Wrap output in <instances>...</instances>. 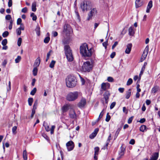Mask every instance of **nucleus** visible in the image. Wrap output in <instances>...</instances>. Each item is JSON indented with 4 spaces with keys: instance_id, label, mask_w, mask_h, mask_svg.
Here are the masks:
<instances>
[{
    "instance_id": "1",
    "label": "nucleus",
    "mask_w": 160,
    "mask_h": 160,
    "mask_svg": "<svg viewBox=\"0 0 160 160\" xmlns=\"http://www.w3.org/2000/svg\"><path fill=\"white\" fill-rule=\"evenodd\" d=\"M80 52L85 57H90L92 54V48H88V45L86 43L82 44L80 47Z\"/></svg>"
},
{
    "instance_id": "2",
    "label": "nucleus",
    "mask_w": 160,
    "mask_h": 160,
    "mask_svg": "<svg viewBox=\"0 0 160 160\" xmlns=\"http://www.w3.org/2000/svg\"><path fill=\"white\" fill-rule=\"evenodd\" d=\"M66 85L69 88H73L75 87L76 84V81L75 78L73 76L69 75L66 79Z\"/></svg>"
},
{
    "instance_id": "3",
    "label": "nucleus",
    "mask_w": 160,
    "mask_h": 160,
    "mask_svg": "<svg viewBox=\"0 0 160 160\" xmlns=\"http://www.w3.org/2000/svg\"><path fill=\"white\" fill-rule=\"evenodd\" d=\"M64 49L65 52L67 59L69 61H72L73 60V57L72 51L69 46L66 45L64 46Z\"/></svg>"
},
{
    "instance_id": "4",
    "label": "nucleus",
    "mask_w": 160,
    "mask_h": 160,
    "mask_svg": "<svg viewBox=\"0 0 160 160\" xmlns=\"http://www.w3.org/2000/svg\"><path fill=\"white\" fill-rule=\"evenodd\" d=\"M78 92L77 91L70 92L67 95L66 99L69 101H74L78 98Z\"/></svg>"
},
{
    "instance_id": "5",
    "label": "nucleus",
    "mask_w": 160,
    "mask_h": 160,
    "mask_svg": "<svg viewBox=\"0 0 160 160\" xmlns=\"http://www.w3.org/2000/svg\"><path fill=\"white\" fill-rule=\"evenodd\" d=\"M80 7L83 12L87 11L91 9V3L88 1H84L81 3Z\"/></svg>"
},
{
    "instance_id": "6",
    "label": "nucleus",
    "mask_w": 160,
    "mask_h": 160,
    "mask_svg": "<svg viewBox=\"0 0 160 160\" xmlns=\"http://www.w3.org/2000/svg\"><path fill=\"white\" fill-rule=\"evenodd\" d=\"M92 65L90 62H84L82 66V70L84 72H89L92 69Z\"/></svg>"
},
{
    "instance_id": "7",
    "label": "nucleus",
    "mask_w": 160,
    "mask_h": 160,
    "mask_svg": "<svg viewBox=\"0 0 160 160\" xmlns=\"http://www.w3.org/2000/svg\"><path fill=\"white\" fill-rule=\"evenodd\" d=\"M63 31L66 36H69L72 33V30L69 25L66 24L64 26Z\"/></svg>"
},
{
    "instance_id": "8",
    "label": "nucleus",
    "mask_w": 160,
    "mask_h": 160,
    "mask_svg": "<svg viewBox=\"0 0 160 160\" xmlns=\"http://www.w3.org/2000/svg\"><path fill=\"white\" fill-rule=\"evenodd\" d=\"M74 105L70 104H67L64 105L62 108V110L63 112H67L68 110L73 109Z\"/></svg>"
},
{
    "instance_id": "9",
    "label": "nucleus",
    "mask_w": 160,
    "mask_h": 160,
    "mask_svg": "<svg viewBox=\"0 0 160 160\" xmlns=\"http://www.w3.org/2000/svg\"><path fill=\"white\" fill-rule=\"evenodd\" d=\"M97 10L96 8H93L91 9L88 14V17L87 18V20L89 21L91 19L93 16L97 14Z\"/></svg>"
},
{
    "instance_id": "10",
    "label": "nucleus",
    "mask_w": 160,
    "mask_h": 160,
    "mask_svg": "<svg viewBox=\"0 0 160 160\" xmlns=\"http://www.w3.org/2000/svg\"><path fill=\"white\" fill-rule=\"evenodd\" d=\"M66 145L68 151L72 150L74 147V143L72 141H70L67 142Z\"/></svg>"
},
{
    "instance_id": "11",
    "label": "nucleus",
    "mask_w": 160,
    "mask_h": 160,
    "mask_svg": "<svg viewBox=\"0 0 160 160\" xmlns=\"http://www.w3.org/2000/svg\"><path fill=\"white\" fill-rule=\"evenodd\" d=\"M86 103V100L85 98H82L78 103V106L80 108H83Z\"/></svg>"
},
{
    "instance_id": "12",
    "label": "nucleus",
    "mask_w": 160,
    "mask_h": 160,
    "mask_svg": "<svg viewBox=\"0 0 160 160\" xmlns=\"http://www.w3.org/2000/svg\"><path fill=\"white\" fill-rule=\"evenodd\" d=\"M144 3V0H136L135 2V7L137 8L142 6Z\"/></svg>"
},
{
    "instance_id": "13",
    "label": "nucleus",
    "mask_w": 160,
    "mask_h": 160,
    "mask_svg": "<svg viewBox=\"0 0 160 160\" xmlns=\"http://www.w3.org/2000/svg\"><path fill=\"white\" fill-rule=\"evenodd\" d=\"M69 116L72 119H75L76 118V114L73 109H73L70 110Z\"/></svg>"
},
{
    "instance_id": "14",
    "label": "nucleus",
    "mask_w": 160,
    "mask_h": 160,
    "mask_svg": "<svg viewBox=\"0 0 160 160\" xmlns=\"http://www.w3.org/2000/svg\"><path fill=\"white\" fill-rule=\"evenodd\" d=\"M148 53V50L146 48L144 50L143 53L141 58L140 62H142L146 58Z\"/></svg>"
},
{
    "instance_id": "15",
    "label": "nucleus",
    "mask_w": 160,
    "mask_h": 160,
    "mask_svg": "<svg viewBox=\"0 0 160 160\" xmlns=\"http://www.w3.org/2000/svg\"><path fill=\"white\" fill-rule=\"evenodd\" d=\"M126 46L127 48L125 50V52L126 54H128L131 51L132 45L131 43H129Z\"/></svg>"
},
{
    "instance_id": "16",
    "label": "nucleus",
    "mask_w": 160,
    "mask_h": 160,
    "mask_svg": "<svg viewBox=\"0 0 160 160\" xmlns=\"http://www.w3.org/2000/svg\"><path fill=\"white\" fill-rule=\"evenodd\" d=\"M98 131V128H96L92 133L90 135L89 138L91 139H93L96 136Z\"/></svg>"
},
{
    "instance_id": "17",
    "label": "nucleus",
    "mask_w": 160,
    "mask_h": 160,
    "mask_svg": "<svg viewBox=\"0 0 160 160\" xmlns=\"http://www.w3.org/2000/svg\"><path fill=\"white\" fill-rule=\"evenodd\" d=\"M110 84L108 83H102L101 84V88L103 90H105L109 88Z\"/></svg>"
},
{
    "instance_id": "18",
    "label": "nucleus",
    "mask_w": 160,
    "mask_h": 160,
    "mask_svg": "<svg viewBox=\"0 0 160 160\" xmlns=\"http://www.w3.org/2000/svg\"><path fill=\"white\" fill-rule=\"evenodd\" d=\"M103 96L105 100V102L106 103H107L108 102V100L110 96V93L109 92L107 91H106L104 94Z\"/></svg>"
},
{
    "instance_id": "19",
    "label": "nucleus",
    "mask_w": 160,
    "mask_h": 160,
    "mask_svg": "<svg viewBox=\"0 0 160 160\" xmlns=\"http://www.w3.org/2000/svg\"><path fill=\"white\" fill-rule=\"evenodd\" d=\"M40 58L39 57H38L35 61L34 64V67H38L40 65Z\"/></svg>"
},
{
    "instance_id": "20",
    "label": "nucleus",
    "mask_w": 160,
    "mask_h": 160,
    "mask_svg": "<svg viewBox=\"0 0 160 160\" xmlns=\"http://www.w3.org/2000/svg\"><path fill=\"white\" fill-rule=\"evenodd\" d=\"M158 152H155L153 153L150 160H157L158 157Z\"/></svg>"
},
{
    "instance_id": "21",
    "label": "nucleus",
    "mask_w": 160,
    "mask_h": 160,
    "mask_svg": "<svg viewBox=\"0 0 160 160\" xmlns=\"http://www.w3.org/2000/svg\"><path fill=\"white\" fill-rule=\"evenodd\" d=\"M43 125L44 127L45 130L46 131L49 132L50 131V129L49 128V126L47 122H46L45 121H44L43 122Z\"/></svg>"
},
{
    "instance_id": "22",
    "label": "nucleus",
    "mask_w": 160,
    "mask_h": 160,
    "mask_svg": "<svg viewBox=\"0 0 160 160\" xmlns=\"http://www.w3.org/2000/svg\"><path fill=\"white\" fill-rule=\"evenodd\" d=\"M36 3L34 2L32 3V10L33 12H35L36 10Z\"/></svg>"
},
{
    "instance_id": "23",
    "label": "nucleus",
    "mask_w": 160,
    "mask_h": 160,
    "mask_svg": "<svg viewBox=\"0 0 160 160\" xmlns=\"http://www.w3.org/2000/svg\"><path fill=\"white\" fill-rule=\"evenodd\" d=\"M23 158L24 160H27L28 158V155L26 150L23 151Z\"/></svg>"
},
{
    "instance_id": "24",
    "label": "nucleus",
    "mask_w": 160,
    "mask_h": 160,
    "mask_svg": "<svg viewBox=\"0 0 160 160\" xmlns=\"http://www.w3.org/2000/svg\"><path fill=\"white\" fill-rule=\"evenodd\" d=\"M147 62H145L144 63L143 65L142 66V67L141 69V72L140 73V74H139L140 76L142 74L143 72H144V71L145 69V67H146V65H147Z\"/></svg>"
},
{
    "instance_id": "25",
    "label": "nucleus",
    "mask_w": 160,
    "mask_h": 160,
    "mask_svg": "<svg viewBox=\"0 0 160 160\" xmlns=\"http://www.w3.org/2000/svg\"><path fill=\"white\" fill-rule=\"evenodd\" d=\"M131 92V89H129L126 92V99H128L130 96Z\"/></svg>"
},
{
    "instance_id": "26",
    "label": "nucleus",
    "mask_w": 160,
    "mask_h": 160,
    "mask_svg": "<svg viewBox=\"0 0 160 160\" xmlns=\"http://www.w3.org/2000/svg\"><path fill=\"white\" fill-rule=\"evenodd\" d=\"M125 149L121 147V151L119 153V156L122 157L123 156L124 154V151Z\"/></svg>"
},
{
    "instance_id": "27",
    "label": "nucleus",
    "mask_w": 160,
    "mask_h": 160,
    "mask_svg": "<svg viewBox=\"0 0 160 160\" xmlns=\"http://www.w3.org/2000/svg\"><path fill=\"white\" fill-rule=\"evenodd\" d=\"M129 33L130 35H132L134 34V31L133 28L132 27H130L129 28Z\"/></svg>"
},
{
    "instance_id": "28",
    "label": "nucleus",
    "mask_w": 160,
    "mask_h": 160,
    "mask_svg": "<svg viewBox=\"0 0 160 160\" xmlns=\"http://www.w3.org/2000/svg\"><path fill=\"white\" fill-rule=\"evenodd\" d=\"M146 126L145 125H142L140 128V131L142 132H144L146 129Z\"/></svg>"
},
{
    "instance_id": "29",
    "label": "nucleus",
    "mask_w": 160,
    "mask_h": 160,
    "mask_svg": "<svg viewBox=\"0 0 160 160\" xmlns=\"http://www.w3.org/2000/svg\"><path fill=\"white\" fill-rule=\"evenodd\" d=\"M158 87L157 86L154 87L152 89L151 91L153 93H156L158 91Z\"/></svg>"
},
{
    "instance_id": "30",
    "label": "nucleus",
    "mask_w": 160,
    "mask_h": 160,
    "mask_svg": "<svg viewBox=\"0 0 160 160\" xmlns=\"http://www.w3.org/2000/svg\"><path fill=\"white\" fill-rule=\"evenodd\" d=\"M32 72L33 75L34 76H36L38 72V69L37 67H34Z\"/></svg>"
},
{
    "instance_id": "31",
    "label": "nucleus",
    "mask_w": 160,
    "mask_h": 160,
    "mask_svg": "<svg viewBox=\"0 0 160 160\" xmlns=\"http://www.w3.org/2000/svg\"><path fill=\"white\" fill-rule=\"evenodd\" d=\"M30 16L31 17H32V20L33 21H35L37 20V17L34 13H31L30 15Z\"/></svg>"
},
{
    "instance_id": "32",
    "label": "nucleus",
    "mask_w": 160,
    "mask_h": 160,
    "mask_svg": "<svg viewBox=\"0 0 160 160\" xmlns=\"http://www.w3.org/2000/svg\"><path fill=\"white\" fill-rule=\"evenodd\" d=\"M94 154L95 155H98V153L99 150V148L98 147H97L94 148Z\"/></svg>"
},
{
    "instance_id": "33",
    "label": "nucleus",
    "mask_w": 160,
    "mask_h": 160,
    "mask_svg": "<svg viewBox=\"0 0 160 160\" xmlns=\"http://www.w3.org/2000/svg\"><path fill=\"white\" fill-rule=\"evenodd\" d=\"M55 63L56 61H55L52 60L49 65V67L51 68H53L54 67Z\"/></svg>"
},
{
    "instance_id": "34",
    "label": "nucleus",
    "mask_w": 160,
    "mask_h": 160,
    "mask_svg": "<svg viewBox=\"0 0 160 160\" xmlns=\"http://www.w3.org/2000/svg\"><path fill=\"white\" fill-rule=\"evenodd\" d=\"M33 101V99L32 98H30L28 99V104L29 106H31L32 105V103Z\"/></svg>"
},
{
    "instance_id": "35",
    "label": "nucleus",
    "mask_w": 160,
    "mask_h": 160,
    "mask_svg": "<svg viewBox=\"0 0 160 160\" xmlns=\"http://www.w3.org/2000/svg\"><path fill=\"white\" fill-rule=\"evenodd\" d=\"M17 127L16 126H14L12 127V131L13 134H15L17 133L16 130Z\"/></svg>"
},
{
    "instance_id": "36",
    "label": "nucleus",
    "mask_w": 160,
    "mask_h": 160,
    "mask_svg": "<svg viewBox=\"0 0 160 160\" xmlns=\"http://www.w3.org/2000/svg\"><path fill=\"white\" fill-rule=\"evenodd\" d=\"M132 78H129L127 82V85L128 86L130 85L132 83Z\"/></svg>"
},
{
    "instance_id": "37",
    "label": "nucleus",
    "mask_w": 160,
    "mask_h": 160,
    "mask_svg": "<svg viewBox=\"0 0 160 160\" xmlns=\"http://www.w3.org/2000/svg\"><path fill=\"white\" fill-rule=\"evenodd\" d=\"M10 23L8 26V28L10 30H11L12 28L13 20H10L9 21Z\"/></svg>"
},
{
    "instance_id": "38",
    "label": "nucleus",
    "mask_w": 160,
    "mask_h": 160,
    "mask_svg": "<svg viewBox=\"0 0 160 160\" xmlns=\"http://www.w3.org/2000/svg\"><path fill=\"white\" fill-rule=\"evenodd\" d=\"M9 35V32L8 31H6L4 32L2 34V36L4 38L7 37Z\"/></svg>"
},
{
    "instance_id": "39",
    "label": "nucleus",
    "mask_w": 160,
    "mask_h": 160,
    "mask_svg": "<svg viewBox=\"0 0 160 160\" xmlns=\"http://www.w3.org/2000/svg\"><path fill=\"white\" fill-rule=\"evenodd\" d=\"M21 57L19 56H18L17 57V58L15 59V62L16 63H18L21 60Z\"/></svg>"
},
{
    "instance_id": "40",
    "label": "nucleus",
    "mask_w": 160,
    "mask_h": 160,
    "mask_svg": "<svg viewBox=\"0 0 160 160\" xmlns=\"http://www.w3.org/2000/svg\"><path fill=\"white\" fill-rule=\"evenodd\" d=\"M37 91V88H34L30 92V94L32 95H34Z\"/></svg>"
},
{
    "instance_id": "41",
    "label": "nucleus",
    "mask_w": 160,
    "mask_h": 160,
    "mask_svg": "<svg viewBox=\"0 0 160 160\" xmlns=\"http://www.w3.org/2000/svg\"><path fill=\"white\" fill-rule=\"evenodd\" d=\"M52 52V50H50L49 52L47 53V58L46 60V61L47 62L48 61V60L49 57L50 55V53L51 52Z\"/></svg>"
},
{
    "instance_id": "42",
    "label": "nucleus",
    "mask_w": 160,
    "mask_h": 160,
    "mask_svg": "<svg viewBox=\"0 0 160 160\" xmlns=\"http://www.w3.org/2000/svg\"><path fill=\"white\" fill-rule=\"evenodd\" d=\"M50 40V38L49 37H46L44 40V43H48Z\"/></svg>"
},
{
    "instance_id": "43",
    "label": "nucleus",
    "mask_w": 160,
    "mask_h": 160,
    "mask_svg": "<svg viewBox=\"0 0 160 160\" xmlns=\"http://www.w3.org/2000/svg\"><path fill=\"white\" fill-rule=\"evenodd\" d=\"M22 39L21 38H18V42H17V44L18 45V46H20L21 45V44L22 43Z\"/></svg>"
},
{
    "instance_id": "44",
    "label": "nucleus",
    "mask_w": 160,
    "mask_h": 160,
    "mask_svg": "<svg viewBox=\"0 0 160 160\" xmlns=\"http://www.w3.org/2000/svg\"><path fill=\"white\" fill-rule=\"evenodd\" d=\"M110 116L109 115V113H108L106 115V117L105 119L106 121L108 122L110 120Z\"/></svg>"
},
{
    "instance_id": "45",
    "label": "nucleus",
    "mask_w": 160,
    "mask_h": 160,
    "mask_svg": "<svg viewBox=\"0 0 160 160\" xmlns=\"http://www.w3.org/2000/svg\"><path fill=\"white\" fill-rule=\"evenodd\" d=\"M7 43V40L6 39L3 40L2 42V44L3 46H5Z\"/></svg>"
},
{
    "instance_id": "46",
    "label": "nucleus",
    "mask_w": 160,
    "mask_h": 160,
    "mask_svg": "<svg viewBox=\"0 0 160 160\" xmlns=\"http://www.w3.org/2000/svg\"><path fill=\"white\" fill-rule=\"evenodd\" d=\"M55 127L54 125L52 126L51 129H50V133L51 134L53 133L54 129L55 128Z\"/></svg>"
},
{
    "instance_id": "47",
    "label": "nucleus",
    "mask_w": 160,
    "mask_h": 160,
    "mask_svg": "<svg viewBox=\"0 0 160 160\" xmlns=\"http://www.w3.org/2000/svg\"><path fill=\"white\" fill-rule=\"evenodd\" d=\"M147 6L151 8L152 6V1H150L148 5Z\"/></svg>"
},
{
    "instance_id": "48",
    "label": "nucleus",
    "mask_w": 160,
    "mask_h": 160,
    "mask_svg": "<svg viewBox=\"0 0 160 160\" xmlns=\"http://www.w3.org/2000/svg\"><path fill=\"white\" fill-rule=\"evenodd\" d=\"M147 6L151 8L152 6V1H150L148 5Z\"/></svg>"
},
{
    "instance_id": "49",
    "label": "nucleus",
    "mask_w": 160,
    "mask_h": 160,
    "mask_svg": "<svg viewBox=\"0 0 160 160\" xmlns=\"http://www.w3.org/2000/svg\"><path fill=\"white\" fill-rule=\"evenodd\" d=\"M107 80L109 82H112L113 81V79L112 77H109L108 78Z\"/></svg>"
},
{
    "instance_id": "50",
    "label": "nucleus",
    "mask_w": 160,
    "mask_h": 160,
    "mask_svg": "<svg viewBox=\"0 0 160 160\" xmlns=\"http://www.w3.org/2000/svg\"><path fill=\"white\" fill-rule=\"evenodd\" d=\"M5 19L7 20H12L11 19V16L10 15H8L6 16H5Z\"/></svg>"
},
{
    "instance_id": "51",
    "label": "nucleus",
    "mask_w": 160,
    "mask_h": 160,
    "mask_svg": "<svg viewBox=\"0 0 160 160\" xmlns=\"http://www.w3.org/2000/svg\"><path fill=\"white\" fill-rule=\"evenodd\" d=\"M133 117L132 116V117H130L128 119V123L130 124L132 122V120H133Z\"/></svg>"
},
{
    "instance_id": "52",
    "label": "nucleus",
    "mask_w": 160,
    "mask_h": 160,
    "mask_svg": "<svg viewBox=\"0 0 160 160\" xmlns=\"http://www.w3.org/2000/svg\"><path fill=\"white\" fill-rule=\"evenodd\" d=\"M116 105V102H112L110 106V109H112Z\"/></svg>"
},
{
    "instance_id": "53",
    "label": "nucleus",
    "mask_w": 160,
    "mask_h": 160,
    "mask_svg": "<svg viewBox=\"0 0 160 160\" xmlns=\"http://www.w3.org/2000/svg\"><path fill=\"white\" fill-rule=\"evenodd\" d=\"M39 28H37L36 29V31L37 34L38 36H39L40 34V31L39 30Z\"/></svg>"
},
{
    "instance_id": "54",
    "label": "nucleus",
    "mask_w": 160,
    "mask_h": 160,
    "mask_svg": "<svg viewBox=\"0 0 160 160\" xmlns=\"http://www.w3.org/2000/svg\"><path fill=\"white\" fill-rule=\"evenodd\" d=\"M120 129L119 128H118L117 130L116 133L115 134V137H116V138L118 136V135L119 134V132L120 131Z\"/></svg>"
},
{
    "instance_id": "55",
    "label": "nucleus",
    "mask_w": 160,
    "mask_h": 160,
    "mask_svg": "<svg viewBox=\"0 0 160 160\" xmlns=\"http://www.w3.org/2000/svg\"><path fill=\"white\" fill-rule=\"evenodd\" d=\"M22 19L21 18H18L17 20V25H21L22 22Z\"/></svg>"
},
{
    "instance_id": "56",
    "label": "nucleus",
    "mask_w": 160,
    "mask_h": 160,
    "mask_svg": "<svg viewBox=\"0 0 160 160\" xmlns=\"http://www.w3.org/2000/svg\"><path fill=\"white\" fill-rule=\"evenodd\" d=\"M16 32L17 35H21V30H20L19 28H17L16 29Z\"/></svg>"
},
{
    "instance_id": "57",
    "label": "nucleus",
    "mask_w": 160,
    "mask_h": 160,
    "mask_svg": "<svg viewBox=\"0 0 160 160\" xmlns=\"http://www.w3.org/2000/svg\"><path fill=\"white\" fill-rule=\"evenodd\" d=\"M8 6L10 7L12 6V0H8Z\"/></svg>"
},
{
    "instance_id": "58",
    "label": "nucleus",
    "mask_w": 160,
    "mask_h": 160,
    "mask_svg": "<svg viewBox=\"0 0 160 160\" xmlns=\"http://www.w3.org/2000/svg\"><path fill=\"white\" fill-rule=\"evenodd\" d=\"M18 28H19L21 30H24V27L22 24H21L20 27Z\"/></svg>"
},
{
    "instance_id": "59",
    "label": "nucleus",
    "mask_w": 160,
    "mask_h": 160,
    "mask_svg": "<svg viewBox=\"0 0 160 160\" xmlns=\"http://www.w3.org/2000/svg\"><path fill=\"white\" fill-rule=\"evenodd\" d=\"M76 15V16L78 19H79L80 18V16L79 15V14L78 12L77 11V10H75V11Z\"/></svg>"
},
{
    "instance_id": "60",
    "label": "nucleus",
    "mask_w": 160,
    "mask_h": 160,
    "mask_svg": "<svg viewBox=\"0 0 160 160\" xmlns=\"http://www.w3.org/2000/svg\"><path fill=\"white\" fill-rule=\"evenodd\" d=\"M27 11V8L26 7H25L23 8L22 10V12L23 13H26Z\"/></svg>"
},
{
    "instance_id": "61",
    "label": "nucleus",
    "mask_w": 160,
    "mask_h": 160,
    "mask_svg": "<svg viewBox=\"0 0 160 160\" xmlns=\"http://www.w3.org/2000/svg\"><path fill=\"white\" fill-rule=\"evenodd\" d=\"M107 43H108L107 40L106 41L102 43L103 46L105 47V49H106V48H107Z\"/></svg>"
},
{
    "instance_id": "62",
    "label": "nucleus",
    "mask_w": 160,
    "mask_h": 160,
    "mask_svg": "<svg viewBox=\"0 0 160 160\" xmlns=\"http://www.w3.org/2000/svg\"><path fill=\"white\" fill-rule=\"evenodd\" d=\"M118 42H115L112 47V49H113L118 44Z\"/></svg>"
},
{
    "instance_id": "63",
    "label": "nucleus",
    "mask_w": 160,
    "mask_h": 160,
    "mask_svg": "<svg viewBox=\"0 0 160 160\" xmlns=\"http://www.w3.org/2000/svg\"><path fill=\"white\" fill-rule=\"evenodd\" d=\"M135 141L134 139H132L129 142V144L133 145L135 143Z\"/></svg>"
},
{
    "instance_id": "64",
    "label": "nucleus",
    "mask_w": 160,
    "mask_h": 160,
    "mask_svg": "<svg viewBox=\"0 0 160 160\" xmlns=\"http://www.w3.org/2000/svg\"><path fill=\"white\" fill-rule=\"evenodd\" d=\"M103 111H102V112L100 113L99 115V117H98V120H99L102 117V116L103 115Z\"/></svg>"
}]
</instances>
